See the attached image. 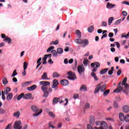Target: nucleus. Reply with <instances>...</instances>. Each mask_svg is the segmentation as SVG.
Masks as SVG:
<instances>
[{
	"label": "nucleus",
	"mask_w": 129,
	"mask_h": 129,
	"mask_svg": "<svg viewBox=\"0 0 129 129\" xmlns=\"http://www.w3.org/2000/svg\"><path fill=\"white\" fill-rule=\"evenodd\" d=\"M116 100H117V101H120V100H121V98H120V97L117 96L116 97Z\"/></svg>",
	"instance_id": "nucleus-55"
},
{
	"label": "nucleus",
	"mask_w": 129,
	"mask_h": 129,
	"mask_svg": "<svg viewBox=\"0 0 129 129\" xmlns=\"http://www.w3.org/2000/svg\"><path fill=\"white\" fill-rule=\"evenodd\" d=\"M76 33L77 35V38H81V32L79 30L76 31Z\"/></svg>",
	"instance_id": "nucleus-32"
},
{
	"label": "nucleus",
	"mask_w": 129,
	"mask_h": 129,
	"mask_svg": "<svg viewBox=\"0 0 129 129\" xmlns=\"http://www.w3.org/2000/svg\"><path fill=\"white\" fill-rule=\"evenodd\" d=\"M16 75H18V73H17V70L14 71L12 75H11V77H15Z\"/></svg>",
	"instance_id": "nucleus-42"
},
{
	"label": "nucleus",
	"mask_w": 129,
	"mask_h": 129,
	"mask_svg": "<svg viewBox=\"0 0 129 129\" xmlns=\"http://www.w3.org/2000/svg\"><path fill=\"white\" fill-rule=\"evenodd\" d=\"M60 84L63 86L68 85V84H69V82L67 80H62L60 81Z\"/></svg>",
	"instance_id": "nucleus-13"
},
{
	"label": "nucleus",
	"mask_w": 129,
	"mask_h": 129,
	"mask_svg": "<svg viewBox=\"0 0 129 129\" xmlns=\"http://www.w3.org/2000/svg\"><path fill=\"white\" fill-rule=\"evenodd\" d=\"M95 123V119L93 116H90V123L91 124H94Z\"/></svg>",
	"instance_id": "nucleus-19"
},
{
	"label": "nucleus",
	"mask_w": 129,
	"mask_h": 129,
	"mask_svg": "<svg viewBox=\"0 0 129 129\" xmlns=\"http://www.w3.org/2000/svg\"><path fill=\"white\" fill-rule=\"evenodd\" d=\"M88 31L89 32V33H92L93 31H94V27H93V26H91L88 28Z\"/></svg>",
	"instance_id": "nucleus-30"
},
{
	"label": "nucleus",
	"mask_w": 129,
	"mask_h": 129,
	"mask_svg": "<svg viewBox=\"0 0 129 129\" xmlns=\"http://www.w3.org/2000/svg\"><path fill=\"white\" fill-rule=\"evenodd\" d=\"M41 79L42 80H48L49 79H48V75L47 73L44 72L42 76H41Z\"/></svg>",
	"instance_id": "nucleus-15"
},
{
	"label": "nucleus",
	"mask_w": 129,
	"mask_h": 129,
	"mask_svg": "<svg viewBox=\"0 0 129 129\" xmlns=\"http://www.w3.org/2000/svg\"><path fill=\"white\" fill-rule=\"evenodd\" d=\"M52 83L53 84L51 87L52 88H53L55 89V90H56V89H57V86H58V84H59V83H58V81L56 79H54L53 80Z\"/></svg>",
	"instance_id": "nucleus-8"
},
{
	"label": "nucleus",
	"mask_w": 129,
	"mask_h": 129,
	"mask_svg": "<svg viewBox=\"0 0 129 129\" xmlns=\"http://www.w3.org/2000/svg\"><path fill=\"white\" fill-rule=\"evenodd\" d=\"M31 109L34 112H37V111H39V108L36 106V105H33L31 106Z\"/></svg>",
	"instance_id": "nucleus-21"
},
{
	"label": "nucleus",
	"mask_w": 129,
	"mask_h": 129,
	"mask_svg": "<svg viewBox=\"0 0 129 129\" xmlns=\"http://www.w3.org/2000/svg\"><path fill=\"white\" fill-rule=\"evenodd\" d=\"M122 110L123 112H125V113H127L129 111V107L128 105H125L123 107H122Z\"/></svg>",
	"instance_id": "nucleus-12"
},
{
	"label": "nucleus",
	"mask_w": 129,
	"mask_h": 129,
	"mask_svg": "<svg viewBox=\"0 0 129 129\" xmlns=\"http://www.w3.org/2000/svg\"><path fill=\"white\" fill-rule=\"evenodd\" d=\"M52 77L53 78H55V77H60V75H59L58 73L55 72L52 74Z\"/></svg>",
	"instance_id": "nucleus-33"
},
{
	"label": "nucleus",
	"mask_w": 129,
	"mask_h": 129,
	"mask_svg": "<svg viewBox=\"0 0 129 129\" xmlns=\"http://www.w3.org/2000/svg\"><path fill=\"white\" fill-rule=\"evenodd\" d=\"M113 106L115 108H117L118 107V104L116 102V101H114L113 103Z\"/></svg>",
	"instance_id": "nucleus-44"
},
{
	"label": "nucleus",
	"mask_w": 129,
	"mask_h": 129,
	"mask_svg": "<svg viewBox=\"0 0 129 129\" xmlns=\"http://www.w3.org/2000/svg\"><path fill=\"white\" fill-rule=\"evenodd\" d=\"M2 97L3 100H5V99H6V96H5V94H4V91H2Z\"/></svg>",
	"instance_id": "nucleus-48"
},
{
	"label": "nucleus",
	"mask_w": 129,
	"mask_h": 129,
	"mask_svg": "<svg viewBox=\"0 0 129 129\" xmlns=\"http://www.w3.org/2000/svg\"><path fill=\"white\" fill-rule=\"evenodd\" d=\"M110 90H106L103 93V96H106V95H108V93H109Z\"/></svg>",
	"instance_id": "nucleus-41"
},
{
	"label": "nucleus",
	"mask_w": 129,
	"mask_h": 129,
	"mask_svg": "<svg viewBox=\"0 0 129 129\" xmlns=\"http://www.w3.org/2000/svg\"><path fill=\"white\" fill-rule=\"evenodd\" d=\"M42 113V110H40V111L38 112V113H35L33 114V116H38L39 114Z\"/></svg>",
	"instance_id": "nucleus-43"
},
{
	"label": "nucleus",
	"mask_w": 129,
	"mask_h": 129,
	"mask_svg": "<svg viewBox=\"0 0 129 129\" xmlns=\"http://www.w3.org/2000/svg\"><path fill=\"white\" fill-rule=\"evenodd\" d=\"M103 84V83H100L98 85H97V87L95 88L94 91V93H98V91L101 89V85Z\"/></svg>",
	"instance_id": "nucleus-9"
},
{
	"label": "nucleus",
	"mask_w": 129,
	"mask_h": 129,
	"mask_svg": "<svg viewBox=\"0 0 129 129\" xmlns=\"http://www.w3.org/2000/svg\"><path fill=\"white\" fill-rule=\"evenodd\" d=\"M63 62L64 64H68V58H65Z\"/></svg>",
	"instance_id": "nucleus-64"
},
{
	"label": "nucleus",
	"mask_w": 129,
	"mask_h": 129,
	"mask_svg": "<svg viewBox=\"0 0 129 129\" xmlns=\"http://www.w3.org/2000/svg\"><path fill=\"white\" fill-rule=\"evenodd\" d=\"M95 66H96V68H99V67H100V63L99 62H94L91 63V67L92 68H94Z\"/></svg>",
	"instance_id": "nucleus-10"
},
{
	"label": "nucleus",
	"mask_w": 129,
	"mask_h": 129,
	"mask_svg": "<svg viewBox=\"0 0 129 129\" xmlns=\"http://www.w3.org/2000/svg\"><path fill=\"white\" fill-rule=\"evenodd\" d=\"M115 7V5L110 4L109 3H108L107 4V9H112V8H114Z\"/></svg>",
	"instance_id": "nucleus-25"
},
{
	"label": "nucleus",
	"mask_w": 129,
	"mask_h": 129,
	"mask_svg": "<svg viewBox=\"0 0 129 129\" xmlns=\"http://www.w3.org/2000/svg\"><path fill=\"white\" fill-rule=\"evenodd\" d=\"M113 74V72L111 70H109L108 72V75H112Z\"/></svg>",
	"instance_id": "nucleus-61"
},
{
	"label": "nucleus",
	"mask_w": 129,
	"mask_h": 129,
	"mask_svg": "<svg viewBox=\"0 0 129 129\" xmlns=\"http://www.w3.org/2000/svg\"><path fill=\"white\" fill-rule=\"evenodd\" d=\"M14 127L15 129H22L23 128V126L21 121H16L14 124Z\"/></svg>",
	"instance_id": "nucleus-6"
},
{
	"label": "nucleus",
	"mask_w": 129,
	"mask_h": 129,
	"mask_svg": "<svg viewBox=\"0 0 129 129\" xmlns=\"http://www.w3.org/2000/svg\"><path fill=\"white\" fill-rule=\"evenodd\" d=\"M122 90H123V87L119 86H118V87L113 91V93H118L120 92V91H121Z\"/></svg>",
	"instance_id": "nucleus-11"
},
{
	"label": "nucleus",
	"mask_w": 129,
	"mask_h": 129,
	"mask_svg": "<svg viewBox=\"0 0 129 129\" xmlns=\"http://www.w3.org/2000/svg\"><path fill=\"white\" fill-rule=\"evenodd\" d=\"M120 63L121 64H124L125 63V61L123 59H121L120 60Z\"/></svg>",
	"instance_id": "nucleus-62"
},
{
	"label": "nucleus",
	"mask_w": 129,
	"mask_h": 129,
	"mask_svg": "<svg viewBox=\"0 0 129 129\" xmlns=\"http://www.w3.org/2000/svg\"><path fill=\"white\" fill-rule=\"evenodd\" d=\"M87 91V87L85 85H82L80 88V91Z\"/></svg>",
	"instance_id": "nucleus-16"
},
{
	"label": "nucleus",
	"mask_w": 129,
	"mask_h": 129,
	"mask_svg": "<svg viewBox=\"0 0 129 129\" xmlns=\"http://www.w3.org/2000/svg\"><path fill=\"white\" fill-rule=\"evenodd\" d=\"M75 43L76 44H83L82 45V47L84 48V47H86L88 44H89V42L88 41V40L87 39H82L81 38H79V39H76L75 40Z\"/></svg>",
	"instance_id": "nucleus-2"
},
{
	"label": "nucleus",
	"mask_w": 129,
	"mask_h": 129,
	"mask_svg": "<svg viewBox=\"0 0 129 129\" xmlns=\"http://www.w3.org/2000/svg\"><path fill=\"white\" fill-rule=\"evenodd\" d=\"M114 44H116L117 48H120V44H119V43H118V42H114Z\"/></svg>",
	"instance_id": "nucleus-49"
},
{
	"label": "nucleus",
	"mask_w": 129,
	"mask_h": 129,
	"mask_svg": "<svg viewBox=\"0 0 129 129\" xmlns=\"http://www.w3.org/2000/svg\"><path fill=\"white\" fill-rule=\"evenodd\" d=\"M90 106V105L89 103H87L84 107V109H87V108H89V107Z\"/></svg>",
	"instance_id": "nucleus-50"
},
{
	"label": "nucleus",
	"mask_w": 129,
	"mask_h": 129,
	"mask_svg": "<svg viewBox=\"0 0 129 129\" xmlns=\"http://www.w3.org/2000/svg\"><path fill=\"white\" fill-rule=\"evenodd\" d=\"M102 123V122L101 121H97L96 122V125H101V124Z\"/></svg>",
	"instance_id": "nucleus-51"
},
{
	"label": "nucleus",
	"mask_w": 129,
	"mask_h": 129,
	"mask_svg": "<svg viewBox=\"0 0 129 129\" xmlns=\"http://www.w3.org/2000/svg\"><path fill=\"white\" fill-rule=\"evenodd\" d=\"M24 93H22L21 94L19 95L17 97V100H20L22 98H24Z\"/></svg>",
	"instance_id": "nucleus-28"
},
{
	"label": "nucleus",
	"mask_w": 129,
	"mask_h": 129,
	"mask_svg": "<svg viewBox=\"0 0 129 129\" xmlns=\"http://www.w3.org/2000/svg\"><path fill=\"white\" fill-rule=\"evenodd\" d=\"M124 85L125 89H129V85L127 83L125 84Z\"/></svg>",
	"instance_id": "nucleus-58"
},
{
	"label": "nucleus",
	"mask_w": 129,
	"mask_h": 129,
	"mask_svg": "<svg viewBox=\"0 0 129 129\" xmlns=\"http://www.w3.org/2000/svg\"><path fill=\"white\" fill-rule=\"evenodd\" d=\"M124 120L126 121V122H129V114H127L125 115Z\"/></svg>",
	"instance_id": "nucleus-40"
},
{
	"label": "nucleus",
	"mask_w": 129,
	"mask_h": 129,
	"mask_svg": "<svg viewBox=\"0 0 129 129\" xmlns=\"http://www.w3.org/2000/svg\"><path fill=\"white\" fill-rule=\"evenodd\" d=\"M108 128V126L107 123L105 121H102V123L101 124V126L99 127H95V129H107Z\"/></svg>",
	"instance_id": "nucleus-5"
},
{
	"label": "nucleus",
	"mask_w": 129,
	"mask_h": 129,
	"mask_svg": "<svg viewBox=\"0 0 129 129\" xmlns=\"http://www.w3.org/2000/svg\"><path fill=\"white\" fill-rule=\"evenodd\" d=\"M113 20H114V18H113V17H110L108 19V25L109 26H110L111 25V23H112V21H113Z\"/></svg>",
	"instance_id": "nucleus-34"
},
{
	"label": "nucleus",
	"mask_w": 129,
	"mask_h": 129,
	"mask_svg": "<svg viewBox=\"0 0 129 129\" xmlns=\"http://www.w3.org/2000/svg\"><path fill=\"white\" fill-rule=\"evenodd\" d=\"M88 63V60L84 59L83 64L86 67H87V63Z\"/></svg>",
	"instance_id": "nucleus-46"
},
{
	"label": "nucleus",
	"mask_w": 129,
	"mask_h": 129,
	"mask_svg": "<svg viewBox=\"0 0 129 129\" xmlns=\"http://www.w3.org/2000/svg\"><path fill=\"white\" fill-rule=\"evenodd\" d=\"M108 37L110 38L113 37V33L112 32H110L108 34Z\"/></svg>",
	"instance_id": "nucleus-60"
},
{
	"label": "nucleus",
	"mask_w": 129,
	"mask_h": 129,
	"mask_svg": "<svg viewBox=\"0 0 129 129\" xmlns=\"http://www.w3.org/2000/svg\"><path fill=\"white\" fill-rule=\"evenodd\" d=\"M3 41L4 42H7L8 44H11V43H12V38L7 36L5 39L3 40Z\"/></svg>",
	"instance_id": "nucleus-20"
},
{
	"label": "nucleus",
	"mask_w": 129,
	"mask_h": 129,
	"mask_svg": "<svg viewBox=\"0 0 129 129\" xmlns=\"http://www.w3.org/2000/svg\"><path fill=\"white\" fill-rule=\"evenodd\" d=\"M126 81H127V78L125 77L122 82V83H121L122 86H123L124 84H126Z\"/></svg>",
	"instance_id": "nucleus-36"
},
{
	"label": "nucleus",
	"mask_w": 129,
	"mask_h": 129,
	"mask_svg": "<svg viewBox=\"0 0 129 129\" xmlns=\"http://www.w3.org/2000/svg\"><path fill=\"white\" fill-rule=\"evenodd\" d=\"M85 71V68L83 65L79 66L78 67V72H79V74H81L82 73H84Z\"/></svg>",
	"instance_id": "nucleus-7"
},
{
	"label": "nucleus",
	"mask_w": 129,
	"mask_h": 129,
	"mask_svg": "<svg viewBox=\"0 0 129 129\" xmlns=\"http://www.w3.org/2000/svg\"><path fill=\"white\" fill-rule=\"evenodd\" d=\"M12 98H13V93H10L7 96V99L9 101V100H12Z\"/></svg>",
	"instance_id": "nucleus-26"
},
{
	"label": "nucleus",
	"mask_w": 129,
	"mask_h": 129,
	"mask_svg": "<svg viewBox=\"0 0 129 129\" xmlns=\"http://www.w3.org/2000/svg\"><path fill=\"white\" fill-rule=\"evenodd\" d=\"M107 71H108V68H106L105 69H103L100 71V75H102L103 74H105V73H106V72H107Z\"/></svg>",
	"instance_id": "nucleus-24"
},
{
	"label": "nucleus",
	"mask_w": 129,
	"mask_h": 129,
	"mask_svg": "<svg viewBox=\"0 0 129 129\" xmlns=\"http://www.w3.org/2000/svg\"><path fill=\"white\" fill-rule=\"evenodd\" d=\"M102 27H107V23L106 22H103L102 24Z\"/></svg>",
	"instance_id": "nucleus-56"
},
{
	"label": "nucleus",
	"mask_w": 129,
	"mask_h": 129,
	"mask_svg": "<svg viewBox=\"0 0 129 129\" xmlns=\"http://www.w3.org/2000/svg\"><path fill=\"white\" fill-rule=\"evenodd\" d=\"M91 76H92V77H93L95 81H98V79L97 78V76H96V74L95 73L91 72Z\"/></svg>",
	"instance_id": "nucleus-23"
},
{
	"label": "nucleus",
	"mask_w": 129,
	"mask_h": 129,
	"mask_svg": "<svg viewBox=\"0 0 129 129\" xmlns=\"http://www.w3.org/2000/svg\"><path fill=\"white\" fill-rule=\"evenodd\" d=\"M68 74L69 75V76L68 77V79L70 80H75V79H76V75H75V73L73 72H69Z\"/></svg>",
	"instance_id": "nucleus-4"
},
{
	"label": "nucleus",
	"mask_w": 129,
	"mask_h": 129,
	"mask_svg": "<svg viewBox=\"0 0 129 129\" xmlns=\"http://www.w3.org/2000/svg\"><path fill=\"white\" fill-rule=\"evenodd\" d=\"M120 22H121V20H120V19L117 20L114 23V24L115 25H119V24H120Z\"/></svg>",
	"instance_id": "nucleus-45"
},
{
	"label": "nucleus",
	"mask_w": 129,
	"mask_h": 129,
	"mask_svg": "<svg viewBox=\"0 0 129 129\" xmlns=\"http://www.w3.org/2000/svg\"><path fill=\"white\" fill-rule=\"evenodd\" d=\"M13 116H14V117H17V118H19V117H20V115H21V112H20V111L15 112L13 113Z\"/></svg>",
	"instance_id": "nucleus-18"
},
{
	"label": "nucleus",
	"mask_w": 129,
	"mask_h": 129,
	"mask_svg": "<svg viewBox=\"0 0 129 129\" xmlns=\"http://www.w3.org/2000/svg\"><path fill=\"white\" fill-rule=\"evenodd\" d=\"M40 85H42L41 87V90L43 92V97H48L49 96V92L47 91L48 90V86L50 85V83L47 81H41L40 82Z\"/></svg>",
	"instance_id": "nucleus-1"
},
{
	"label": "nucleus",
	"mask_w": 129,
	"mask_h": 129,
	"mask_svg": "<svg viewBox=\"0 0 129 129\" xmlns=\"http://www.w3.org/2000/svg\"><path fill=\"white\" fill-rule=\"evenodd\" d=\"M120 74H121V69H119L117 72V75H118V76H119V75H120Z\"/></svg>",
	"instance_id": "nucleus-53"
},
{
	"label": "nucleus",
	"mask_w": 129,
	"mask_h": 129,
	"mask_svg": "<svg viewBox=\"0 0 129 129\" xmlns=\"http://www.w3.org/2000/svg\"><path fill=\"white\" fill-rule=\"evenodd\" d=\"M37 88V85H33L30 87L27 88V90H29V91H32V90H35Z\"/></svg>",
	"instance_id": "nucleus-17"
},
{
	"label": "nucleus",
	"mask_w": 129,
	"mask_h": 129,
	"mask_svg": "<svg viewBox=\"0 0 129 129\" xmlns=\"http://www.w3.org/2000/svg\"><path fill=\"white\" fill-rule=\"evenodd\" d=\"M47 57L46 56V55H44L43 58V62H42V64L44 65L45 64H47Z\"/></svg>",
	"instance_id": "nucleus-37"
},
{
	"label": "nucleus",
	"mask_w": 129,
	"mask_h": 129,
	"mask_svg": "<svg viewBox=\"0 0 129 129\" xmlns=\"http://www.w3.org/2000/svg\"><path fill=\"white\" fill-rule=\"evenodd\" d=\"M63 103L64 102V100H63V96L59 97H54L52 101V104L54 105L56 103Z\"/></svg>",
	"instance_id": "nucleus-3"
},
{
	"label": "nucleus",
	"mask_w": 129,
	"mask_h": 129,
	"mask_svg": "<svg viewBox=\"0 0 129 129\" xmlns=\"http://www.w3.org/2000/svg\"><path fill=\"white\" fill-rule=\"evenodd\" d=\"M119 119H120V120H121V121H123L124 120L125 116L123 113H120L119 114Z\"/></svg>",
	"instance_id": "nucleus-22"
},
{
	"label": "nucleus",
	"mask_w": 129,
	"mask_h": 129,
	"mask_svg": "<svg viewBox=\"0 0 129 129\" xmlns=\"http://www.w3.org/2000/svg\"><path fill=\"white\" fill-rule=\"evenodd\" d=\"M54 48V46H50L47 49V52H50V51H52V50H53Z\"/></svg>",
	"instance_id": "nucleus-47"
},
{
	"label": "nucleus",
	"mask_w": 129,
	"mask_h": 129,
	"mask_svg": "<svg viewBox=\"0 0 129 129\" xmlns=\"http://www.w3.org/2000/svg\"><path fill=\"white\" fill-rule=\"evenodd\" d=\"M11 126H12V124H9L5 129H12V127Z\"/></svg>",
	"instance_id": "nucleus-54"
},
{
	"label": "nucleus",
	"mask_w": 129,
	"mask_h": 129,
	"mask_svg": "<svg viewBox=\"0 0 129 129\" xmlns=\"http://www.w3.org/2000/svg\"><path fill=\"white\" fill-rule=\"evenodd\" d=\"M100 89H101V92H104V91H105V90L106 89V84H104L101 86Z\"/></svg>",
	"instance_id": "nucleus-29"
},
{
	"label": "nucleus",
	"mask_w": 129,
	"mask_h": 129,
	"mask_svg": "<svg viewBox=\"0 0 129 129\" xmlns=\"http://www.w3.org/2000/svg\"><path fill=\"white\" fill-rule=\"evenodd\" d=\"M51 53L52 56H53V57H57V56H58V53L55 50L51 51Z\"/></svg>",
	"instance_id": "nucleus-27"
},
{
	"label": "nucleus",
	"mask_w": 129,
	"mask_h": 129,
	"mask_svg": "<svg viewBox=\"0 0 129 129\" xmlns=\"http://www.w3.org/2000/svg\"><path fill=\"white\" fill-rule=\"evenodd\" d=\"M48 115L49 116L52 117V118H55V114L52 112H49Z\"/></svg>",
	"instance_id": "nucleus-39"
},
{
	"label": "nucleus",
	"mask_w": 129,
	"mask_h": 129,
	"mask_svg": "<svg viewBox=\"0 0 129 129\" xmlns=\"http://www.w3.org/2000/svg\"><path fill=\"white\" fill-rule=\"evenodd\" d=\"M87 129H93L91 125L90 124H88L87 125Z\"/></svg>",
	"instance_id": "nucleus-63"
},
{
	"label": "nucleus",
	"mask_w": 129,
	"mask_h": 129,
	"mask_svg": "<svg viewBox=\"0 0 129 129\" xmlns=\"http://www.w3.org/2000/svg\"><path fill=\"white\" fill-rule=\"evenodd\" d=\"M6 112V111L3 108L0 109V113L1 114H3Z\"/></svg>",
	"instance_id": "nucleus-52"
},
{
	"label": "nucleus",
	"mask_w": 129,
	"mask_h": 129,
	"mask_svg": "<svg viewBox=\"0 0 129 129\" xmlns=\"http://www.w3.org/2000/svg\"><path fill=\"white\" fill-rule=\"evenodd\" d=\"M122 4L124 5H126L127 6H129V2L127 1H123L122 2Z\"/></svg>",
	"instance_id": "nucleus-59"
},
{
	"label": "nucleus",
	"mask_w": 129,
	"mask_h": 129,
	"mask_svg": "<svg viewBox=\"0 0 129 129\" xmlns=\"http://www.w3.org/2000/svg\"><path fill=\"white\" fill-rule=\"evenodd\" d=\"M57 53L58 54H62L63 53V48H57Z\"/></svg>",
	"instance_id": "nucleus-31"
},
{
	"label": "nucleus",
	"mask_w": 129,
	"mask_h": 129,
	"mask_svg": "<svg viewBox=\"0 0 129 129\" xmlns=\"http://www.w3.org/2000/svg\"><path fill=\"white\" fill-rule=\"evenodd\" d=\"M32 97V94L31 93H27L23 97V99H30Z\"/></svg>",
	"instance_id": "nucleus-14"
},
{
	"label": "nucleus",
	"mask_w": 129,
	"mask_h": 129,
	"mask_svg": "<svg viewBox=\"0 0 129 129\" xmlns=\"http://www.w3.org/2000/svg\"><path fill=\"white\" fill-rule=\"evenodd\" d=\"M3 83L4 85L8 84V80L6 78H3L2 79Z\"/></svg>",
	"instance_id": "nucleus-35"
},
{
	"label": "nucleus",
	"mask_w": 129,
	"mask_h": 129,
	"mask_svg": "<svg viewBox=\"0 0 129 129\" xmlns=\"http://www.w3.org/2000/svg\"><path fill=\"white\" fill-rule=\"evenodd\" d=\"M27 68H28V63L26 61H25L23 64L24 70H26Z\"/></svg>",
	"instance_id": "nucleus-38"
},
{
	"label": "nucleus",
	"mask_w": 129,
	"mask_h": 129,
	"mask_svg": "<svg viewBox=\"0 0 129 129\" xmlns=\"http://www.w3.org/2000/svg\"><path fill=\"white\" fill-rule=\"evenodd\" d=\"M122 15L124 16V17H126V16H127V13L125 11H123L122 12Z\"/></svg>",
	"instance_id": "nucleus-57"
}]
</instances>
